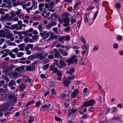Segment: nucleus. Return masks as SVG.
<instances>
[{
  "label": "nucleus",
  "instance_id": "nucleus-1",
  "mask_svg": "<svg viewBox=\"0 0 123 123\" xmlns=\"http://www.w3.org/2000/svg\"><path fill=\"white\" fill-rule=\"evenodd\" d=\"M95 103V100L93 99L89 101H87L84 102L83 104L84 105L87 107L89 106H93Z\"/></svg>",
  "mask_w": 123,
  "mask_h": 123
},
{
  "label": "nucleus",
  "instance_id": "nucleus-2",
  "mask_svg": "<svg viewBox=\"0 0 123 123\" xmlns=\"http://www.w3.org/2000/svg\"><path fill=\"white\" fill-rule=\"evenodd\" d=\"M40 36L44 39H46L49 36V34L46 31H44L43 33H40Z\"/></svg>",
  "mask_w": 123,
  "mask_h": 123
},
{
  "label": "nucleus",
  "instance_id": "nucleus-3",
  "mask_svg": "<svg viewBox=\"0 0 123 123\" xmlns=\"http://www.w3.org/2000/svg\"><path fill=\"white\" fill-rule=\"evenodd\" d=\"M9 17L8 14V13H6L4 16L1 17L0 20L2 22L6 21H8L9 19Z\"/></svg>",
  "mask_w": 123,
  "mask_h": 123
},
{
  "label": "nucleus",
  "instance_id": "nucleus-4",
  "mask_svg": "<svg viewBox=\"0 0 123 123\" xmlns=\"http://www.w3.org/2000/svg\"><path fill=\"white\" fill-rule=\"evenodd\" d=\"M69 94V92L68 90L65 91L62 93H61L60 95L61 97L64 98L65 97H68Z\"/></svg>",
  "mask_w": 123,
  "mask_h": 123
},
{
  "label": "nucleus",
  "instance_id": "nucleus-5",
  "mask_svg": "<svg viewBox=\"0 0 123 123\" xmlns=\"http://www.w3.org/2000/svg\"><path fill=\"white\" fill-rule=\"evenodd\" d=\"M82 50H86L87 51H88L89 49V45L88 43L84 44L81 47Z\"/></svg>",
  "mask_w": 123,
  "mask_h": 123
},
{
  "label": "nucleus",
  "instance_id": "nucleus-6",
  "mask_svg": "<svg viewBox=\"0 0 123 123\" xmlns=\"http://www.w3.org/2000/svg\"><path fill=\"white\" fill-rule=\"evenodd\" d=\"M64 22L65 23L63 25V26L64 27H66L70 24V21L69 19L68 18H66L64 19Z\"/></svg>",
  "mask_w": 123,
  "mask_h": 123
},
{
  "label": "nucleus",
  "instance_id": "nucleus-7",
  "mask_svg": "<svg viewBox=\"0 0 123 123\" xmlns=\"http://www.w3.org/2000/svg\"><path fill=\"white\" fill-rule=\"evenodd\" d=\"M50 105H48L47 104H45L41 106V109L43 111H44L45 110L49 109V106Z\"/></svg>",
  "mask_w": 123,
  "mask_h": 123
},
{
  "label": "nucleus",
  "instance_id": "nucleus-8",
  "mask_svg": "<svg viewBox=\"0 0 123 123\" xmlns=\"http://www.w3.org/2000/svg\"><path fill=\"white\" fill-rule=\"evenodd\" d=\"M55 73H57L58 76H62V74L61 71H59L56 68H55L53 70Z\"/></svg>",
  "mask_w": 123,
  "mask_h": 123
},
{
  "label": "nucleus",
  "instance_id": "nucleus-9",
  "mask_svg": "<svg viewBox=\"0 0 123 123\" xmlns=\"http://www.w3.org/2000/svg\"><path fill=\"white\" fill-rule=\"evenodd\" d=\"M70 81V80H69L67 79L62 82V84L65 86L68 87L69 85Z\"/></svg>",
  "mask_w": 123,
  "mask_h": 123
},
{
  "label": "nucleus",
  "instance_id": "nucleus-10",
  "mask_svg": "<svg viewBox=\"0 0 123 123\" xmlns=\"http://www.w3.org/2000/svg\"><path fill=\"white\" fill-rule=\"evenodd\" d=\"M26 86V85L23 83L19 85V87L20 89L19 91L20 92L22 91L25 88Z\"/></svg>",
  "mask_w": 123,
  "mask_h": 123
},
{
  "label": "nucleus",
  "instance_id": "nucleus-11",
  "mask_svg": "<svg viewBox=\"0 0 123 123\" xmlns=\"http://www.w3.org/2000/svg\"><path fill=\"white\" fill-rule=\"evenodd\" d=\"M78 59H70L66 61L69 64H71L73 63L74 62H76L78 60Z\"/></svg>",
  "mask_w": 123,
  "mask_h": 123
},
{
  "label": "nucleus",
  "instance_id": "nucleus-12",
  "mask_svg": "<svg viewBox=\"0 0 123 123\" xmlns=\"http://www.w3.org/2000/svg\"><path fill=\"white\" fill-rule=\"evenodd\" d=\"M28 110L27 109H25L23 112V116L25 118L27 117L28 115Z\"/></svg>",
  "mask_w": 123,
  "mask_h": 123
},
{
  "label": "nucleus",
  "instance_id": "nucleus-13",
  "mask_svg": "<svg viewBox=\"0 0 123 123\" xmlns=\"http://www.w3.org/2000/svg\"><path fill=\"white\" fill-rule=\"evenodd\" d=\"M59 50L61 54L63 56H66L68 55V54L65 51L63 50L62 49H59Z\"/></svg>",
  "mask_w": 123,
  "mask_h": 123
},
{
  "label": "nucleus",
  "instance_id": "nucleus-14",
  "mask_svg": "<svg viewBox=\"0 0 123 123\" xmlns=\"http://www.w3.org/2000/svg\"><path fill=\"white\" fill-rule=\"evenodd\" d=\"M79 93V91L78 89L75 90L71 94L72 97L73 98L75 97L76 96L77 94Z\"/></svg>",
  "mask_w": 123,
  "mask_h": 123
},
{
  "label": "nucleus",
  "instance_id": "nucleus-15",
  "mask_svg": "<svg viewBox=\"0 0 123 123\" xmlns=\"http://www.w3.org/2000/svg\"><path fill=\"white\" fill-rule=\"evenodd\" d=\"M24 80L25 81H27L29 82L31 80V78H29L28 76L26 75H24L23 76Z\"/></svg>",
  "mask_w": 123,
  "mask_h": 123
},
{
  "label": "nucleus",
  "instance_id": "nucleus-16",
  "mask_svg": "<svg viewBox=\"0 0 123 123\" xmlns=\"http://www.w3.org/2000/svg\"><path fill=\"white\" fill-rule=\"evenodd\" d=\"M76 20V18L74 16H72L71 17L70 20L72 24L75 22Z\"/></svg>",
  "mask_w": 123,
  "mask_h": 123
},
{
  "label": "nucleus",
  "instance_id": "nucleus-17",
  "mask_svg": "<svg viewBox=\"0 0 123 123\" xmlns=\"http://www.w3.org/2000/svg\"><path fill=\"white\" fill-rule=\"evenodd\" d=\"M54 56L56 58H60L62 59V57L60 54L58 52H55L54 54Z\"/></svg>",
  "mask_w": 123,
  "mask_h": 123
},
{
  "label": "nucleus",
  "instance_id": "nucleus-18",
  "mask_svg": "<svg viewBox=\"0 0 123 123\" xmlns=\"http://www.w3.org/2000/svg\"><path fill=\"white\" fill-rule=\"evenodd\" d=\"M6 68V69H4L3 70V73H5L6 74H7L8 73L12 71L9 68L8 66V67Z\"/></svg>",
  "mask_w": 123,
  "mask_h": 123
},
{
  "label": "nucleus",
  "instance_id": "nucleus-19",
  "mask_svg": "<svg viewBox=\"0 0 123 123\" xmlns=\"http://www.w3.org/2000/svg\"><path fill=\"white\" fill-rule=\"evenodd\" d=\"M120 117L119 116H114L112 118V119L115 121H119L120 120Z\"/></svg>",
  "mask_w": 123,
  "mask_h": 123
},
{
  "label": "nucleus",
  "instance_id": "nucleus-20",
  "mask_svg": "<svg viewBox=\"0 0 123 123\" xmlns=\"http://www.w3.org/2000/svg\"><path fill=\"white\" fill-rule=\"evenodd\" d=\"M16 84V82L15 81L13 80H11L9 83L8 86L9 87H11L12 86L15 85Z\"/></svg>",
  "mask_w": 123,
  "mask_h": 123
},
{
  "label": "nucleus",
  "instance_id": "nucleus-21",
  "mask_svg": "<svg viewBox=\"0 0 123 123\" xmlns=\"http://www.w3.org/2000/svg\"><path fill=\"white\" fill-rule=\"evenodd\" d=\"M25 44L24 43H22L19 45V48L20 50L22 51L24 50V47Z\"/></svg>",
  "mask_w": 123,
  "mask_h": 123
},
{
  "label": "nucleus",
  "instance_id": "nucleus-22",
  "mask_svg": "<svg viewBox=\"0 0 123 123\" xmlns=\"http://www.w3.org/2000/svg\"><path fill=\"white\" fill-rule=\"evenodd\" d=\"M60 64L61 67H64L66 65V63L63 60H61L60 62Z\"/></svg>",
  "mask_w": 123,
  "mask_h": 123
},
{
  "label": "nucleus",
  "instance_id": "nucleus-23",
  "mask_svg": "<svg viewBox=\"0 0 123 123\" xmlns=\"http://www.w3.org/2000/svg\"><path fill=\"white\" fill-rule=\"evenodd\" d=\"M80 40L82 43L83 44H85L86 43V40L83 37L81 36L80 37Z\"/></svg>",
  "mask_w": 123,
  "mask_h": 123
},
{
  "label": "nucleus",
  "instance_id": "nucleus-24",
  "mask_svg": "<svg viewBox=\"0 0 123 123\" xmlns=\"http://www.w3.org/2000/svg\"><path fill=\"white\" fill-rule=\"evenodd\" d=\"M74 69V68H73L69 71H67L66 73L69 74H72L75 71Z\"/></svg>",
  "mask_w": 123,
  "mask_h": 123
},
{
  "label": "nucleus",
  "instance_id": "nucleus-25",
  "mask_svg": "<svg viewBox=\"0 0 123 123\" xmlns=\"http://www.w3.org/2000/svg\"><path fill=\"white\" fill-rule=\"evenodd\" d=\"M64 37V36H61L58 39L59 41L60 42L62 41L61 43H63L64 42V41H63L65 39Z\"/></svg>",
  "mask_w": 123,
  "mask_h": 123
},
{
  "label": "nucleus",
  "instance_id": "nucleus-26",
  "mask_svg": "<svg viewBox=\"0 0 123 123\" xmlns=\"http://www.w3.org/2000/svg\"><path fill=\"white\" fill-rule=\"evenodd\" d=\"M8 55H10L11 57L13 58H14L16 57L15 55L13 54L12 52H10L8 53Z\"/></svg>",
  "mask_w": 123,
  "mask_h": 123
},
{
  "label": "nucleus",
  "instance_id": "nucleus-27",
  "mask_svg": "<svg viewBox=\"0 0 123 123\" xmlns=\"http://www.w3.org/2000/svg\"><path fill=\"white\" fill-rule=\"evenodd\" d=\"M53 53L52 52H51L50 54H52L51 55H49L48 57V58L49 59H53L54 58V55L53 54Z\"/></svg>",
  "mask_w": 123,
  "mask_h": 123
},
{
  "label": "nucleus",
  "instance_id": "nucleus-28",
  "mask_svg": "<svg viewBox=\"0 0 123 123\" xmlns=\"http://www.w3.org/2000/svg\"><path fill=\"white\" fill-rule=\"evenodd\" d=\"M70 110H69L68 111V116L72 118L74 116L73 113L72 112H70Z\"/></svg>",
  "mask_w": 123,
  "mask_h": 123
},
{
  "label": "nucleus",
  "instance_id": "nucleus-29",
  "mask_svg": "<svg viewBox=\"0 0 123 123\" xmlns=\"http://www.w3.org/2000/svg\"><path fill=\"white\" fill-rule=\"evenodd\" d=\"M18 26V25L17 24L13 25L11 26V28L13 30H14L15 29L16 30V29H17Z\"/></svg>",
  "mask_w": 123,
  "mask_h": 123
},
{
  "label": "nucleus",
  "instance_id": "nucleus-30",
  "mask_svg": "<svg viewBox=\"0 0 123 123\" xmlns=\"http://www.w3.org/2000/svg\"><path fill=\"white\" fill-rule=\"evenodd\" d=\"M55 85V83L53 81L51 80L50 81L49 83V86L52 87H53Z\"/></svg>",
  "mask_w": 123,
  "mask_h": 123
},
{
  "label": "nucleus",
  "instance_id": "nucleus-31",
  "mask_svg": "<svg viewBox=\"0 0 123 123\" xmlns=\"http://www.w3.org/2000/svg\"><path fill=\"white\" fill-rule=\"evenodd\" d=\"M41 103L42 102L41 101L39 100L38 101L36 102L35 106L36 107H39Z\"/></svg>",
  "mask_w": 123,
  "mask_h": 123
},
{
  "label": "nucleus",
  "instance_id": "nucleus-32",
  "mask_svg": "<svg viewBox=\"0 0 123 123\" xmlns=\"http://www.w3.org/2000/svg\"><path fill=\"white\" fill-rule=\"evenodd\" d=\"M50 15L51 17L52 18H53V17H54V18H55L56 19V18H58V17L57 15H56V13H53L52 14H51Z\"/></svg>",
  "mask_w": 123,
  "mask_h": 123
},
{
  "label": "nucleus",
  "instance_id": "nucleus-33",
  "mask_svg": "<svg viewBox=\"0 0 123 123\" xmlns=\"http://www.w3.org/2000/svg\"><path fill=\"white\" fill-rule=\"evenodd\" d=\"M47 28L48 30H49L52 28V26L49 23L48 25L45 26Z\"/></svg>",
  "mask_w": 123,
  "mask_h": 123
},
{
  "label": "nucleus",
  "instance_id": "nucleus-34",
  "mask_svg": "<svg viewBox=\"0 0 123 123\" xmlns=\"http://www.w3.org/2000/svg\"><path fill=\"white\" fill-rule=\"evenodd\" d=\"M49 65L48 64L44 65L43 66V68L44 70H46L49 67Z\"/></svg>",
  "mask_w": 123,
  "mask_h": 123
},
{
  "label": "nucleus",
  "instance_id": "nucleus-35",
  "mask_svg": "<svg viewBox=\"0 0 123 123\" xmlns=\"http://www.w3.org/2000/svg\"><path fill=\"white\" fill-rule=\"evenodd\" d=\"M22 24L18 25L16 29V30H22Z\"/></svg>",
  "mask_w": 123,
  "mask_h": 123
},
{
  "label": "nucleus",
  "instance_id": "nucleus-36",
  "mask_svg": "<svg viewBox=\"0 0 123 123\" xmlns=\"http://www.w3.org/2000/svg\"><path fill=\"white\" fill-rule=\"evenodd\" d=\"M38 28L40 32L42 31L43 30V26L41 25H39Z\"/></svg>",
  "mask_w": 123,
  "mask_h": 123
},
{
  "label": "nucleus",
  "instance_id": "nucleus-37",
  "mask_svg": "<svg viewBox=\"0 0 123 123\" xmlns=\"http://www.w3.org/2000/svg\"><path fill=\"white\" fill-rule=\"evenodd\" d=\"M18 75V73L16 72H14L12 74V77L13 78H15Z\"/></svg>",
  "mask_w": 123,
  "mask_h": 123
},
{
  "label": "nucleus",
  "instance_id": "nucleus-38",
  "mask_svg": "<svg viewBox=\"0 0 123 123\" xmlns=\"http://www.w3.org/2000/svg\"><path fill=\"white\" fill-rule=\"evenodd\" d=\"M64 40L66 41H69L70 40V37L69 35H66L64 36Z\"/></svg>",
  "mask_w": 123,
  "mask_h": 123
},
{
  "label": "nucleus",
  "instance_id": "nucleus-39",
  "mask_svg": "<svg viewBox=\"0 0 123 123\" xmlns=\"http://www.w3.org/2000/svg\"><path fill=\"white\" fill-rule=\"evenodd\" d=\"M74 78V76L72 74L70 76H69L68 78L67 79L69 80L73 79Z\"/></svg>",
  "mask_w": 123,
  "mask_h": 123
},
{
  "label": "nucleus",
  "instance_id": "nucleus-40",
  "mask_svg": "<svg viewBox=\"0 0 123 123\" xmlns=\"http://www.w3.org/2000/svg\"><path fill=\"white\" fill-rule=\"evenodd\" d=\"M15 37L16 40L15 42L17 43H19L20 42V40L18 39V36L17 35H16L15 36Z\"/></svg>",
  "mask_w": 123,
  "mask_h": 123
},
{
  "label": "nucleus",
  "instance_id": "nucleus-41",
  "mask_svg": "<svg viewBox=\"0 0 123 123\" xmlns=\"http://www.w3.org/2000/svg\"><path fill=\"white\" fill-rule=\"evenodd\" d=\"M112 109H113L112 112H115L118 111V110L117 108L113 107L112 108Z\"/></svg>",
  "mask_w": 123,
  "mask_h": 123
},
{
  "label": "nucleus",
  "instance_id": "nucleus-42",
  "mask_svg": "<svg viewBox=\"0 0 123 123\" xmlns=\"http://www.w3.org/2000/svg\"><path fill=\"white\" fill-rule=\"evenodd\" d=\"M24 55V53L22 52L18 53L17 55V56L18 57H21Z\"/></svg>",
  "mask_w": 123,
  "mask_h": 123
},
{
  "label": "nucleus",
  "instance_id": "nucleus-43",
  "mask_svg": "<svg viewBox=\"0 0 123 123\" xmlns=\"http://www.w3.org/2000/svg\"><path fill=\"white\" fill-rule=\"evenodd\" d=\"M82 20H78L77 22V26L79 27V28H80V26L81 23V22Z\"/></svg>",
  "mask_w": 123,
  "mask_h": 123
},
{
  "label": "nucleus",
  "instance_id": "nucleus-44",
  "mask_svg": "<svg viewBox=\"0 0 123 123\" xmlns=\"http://www.w3.org/2000/svg\"><path fill=\"white\" fill-rule=\"evenodd\" d=\"M54 118L55 121L60 122L62 121L61 119L60 118L57 117H55Z\"/></svg>",
  "mask_w": 123,
  "mask_h": 123
},
{
  "label": "nucleus",
  "instance_id": "nucleus-45",
  "mask_svg": "<svg viewBox=\"0 0 123 123\" xmlns=\"http://www.w3.org/2000/svg\"><path fill=\"white\" fill-rule=\"evenodd\" d=\"M53 30L56 34L58 32V28L57 27L53 28L52 29Z\"/></svg>",
  "mask_w": 123,
  "mask_h": 123
},
{
  "label": "nucleus",
  "instance_id": "nucleus-46",
  "mask_svg": "<svg viewBox=\"0 0 123 123\" xmlns=\"http://www.w3.org/2000/svg\"><path fill=\"white\" fill-rule=\"evenodd\" d=\"M10 37H8V36H7L6 38H10V40L11 41H13L14 40V38H13V37H12V35H10Z\"/></svg>",
  "mask_w": 123,
  "mask_h": 123
},
{
  "label": "nucleus",
  "instance_id": "nucleus-47",
  "mask_svg": "<svg viewBox=\"0 0 123 123\" xmlns=\"http://www.w3.org/2000/svg\"><path fill=\"white\" fill-rule=\"evenodd\" d=\"M122 36H121L118 35L117 37L116 38L118 40H121L122 39Z\"/></svg>",
  "mask_w": 123,
  "mask_h": 123
},
{
  "label": "nucleus",
  "instance_id": "nucleus-48",
  "mask_svg": "<svg viewBox=\"0 0 123 123\" xmlns=\"http://www.w3.org/2000/svg\"><path fill=\"white\" fill-rule=\"evenodd\" d=\"M115 6L117 8H119L121 7V4L120 3H118L115 5Z\"/></svg>",
  "mask_w": 123,
  "mask_h": 123
},
{
  "label": "nucleus",
  "instance_id": "nucleus-49",
  "mask_svg": "<svg viewBox=\"0 0 123 123\" xmlns=\"http://www.w3.org/2000/svg\"><path fill=\"white\" fill-rule=\"evenodd\" d=\"M35 58V56L33 55H31L27 57L28 59L31 60L33 58Z\"/></svg>",
  "mask_w": 123,
  "mask_h": 123
},
{
  "label": "nucleus",
  "instance_id": "nucleus-50",
  "mask_svg": "<svg viewBox=\"0 0 123 123\" xmlns=\"http://www.w3.org/2000/svg\"><path fill=\"white\" fill-rule=\"evenodd\" d=\"M94 8V7L93 6H90L88 8L87 10L88 11L92 10Z\"/></svg>",
  "mask_w": 123,
  "mask_h": 123
},
{
  "label": "nucleus",
  "instance_id": "nucleus-51",
  "mask_svg": "<svg viewBox=\"0 0 123 123\" xmlns=\"http://www.w3.org/2000/svg\"><path fill=\"white\" fill-rule=\"evenodd\" d=\"M8 106L7 105H5L2 109V111H4L7 110L8 108Z\"/></svg>",
  "mask_w": 123,
  "mask_h": 123
},
{
  "label": "nucleus",
  "instance_id": "nucleus-52",
  "mask_svg": "<svg viewBox=\"0 0 123 123\" xmlns=\"http://www.w3.org/2000/svg\"><path fill=\"white\" fill-rule=\"evenodd\" d=\"M22 67H18L15 69V71H20L21 70Z\"/></svg>",
  "mask_w": 123,
  "mask_h": 123
},
{
  "label": "nucleus",
  "instance_id": "nucleus-53",
  "mask_svg": "<svg viewBox=\"0 0 123 123\" xmlns=\"http://www.w3.org/2000/svg\"><path fill=\"white\" fill-rule=\"evenodd\" d=\"M13 32L15 34H17L18 35L22 34L21 32H18L16 31H14Z\"/></svg>",
  "mask_w": 123,
  "mask_h": 123
},
{
  "label": "nucleus",
  "instance_id": "nucleus-54",
  "mask_svg": "<svg viewBox=\"0 0 123 123\" xmlns=\"http://www.w3.org/2000/svg\"><path fill=\"white\" fill-rule=\"evenodd\" d=\"M50 24H51L52 26H54L56 25L57 23L55 22H51Z\"/></svg>",
  "mask_w": 123,
  "mask_h": 123
},
{
  "label": "nucleus",
  "instance_id": "nucleus-55",
  "mask_svg": "<svg viewBox=\"0 0 123 123\" xmlns=\"http://www.w3.org/2000/svg\"><path fill=\"white\" fill-rule=\"evenodd\" d=\"M15 65H10L9 68L11 70V71H12V69L14 68Z\"/></svg>",
  "mask_w": 123,
  "mask_h": 123
},
{
  "label": "nucleus",
  "instance_id": "nucleus-56",
  "mask_svg": "<svg viewBox=\"0 0 123 123\" xmlns=\"http://www.w3.org/2000/svg\"><path fill=\"white\" fill-rule=\"evenodd\" d=\"M34 119L32 117H30V119L28 120V122L29 123H30L34 121Z\"/></svg>",
  "mask_w": 123,
  "mask_h": 123
},
{
  "label": "nucleus",
  "instance_id": "nucleus-57",
  "mask_svg": "<svg viewBox=\"0 0 123 123\" xmlns=\"http://www.w3.org/2000/svg\"><path fill=\"white\" fill-rule=\"evenodd\" d=\"M13 51L16 53H17V52L19 51L18 49L17 48H15L12 50Z\"/></svg>",
  "mask_w": 123,
  "mask_h": 123
},
{
  "label": "nucleus",
  "instance_id": "nucleus-58",
  "mask_svg": "<svg viewBox=\"0 0 123 123\" xmlns=\"http://www.w3.org/2000/svg\"><path fill=\"white\" fill-rule=\"evenodd\" d=\"M98 12H97L94 14L93 16V20L94 21L96 18L98 14Z\"/></svg>",
  "mask_w": 123,
  "mask_h": 123
},
{
  "label": "nucleus",
  "instance_id": "nucleus-59",
  "mask_svg": "<svg viewBox=\"0 0 123 123\" xmlns=\"http://www.w3.org/2000/svg\"><path fill=\"white\" fill-rule=\"evenodd\" d=\"M31 70V66H28L26 68V70L27 71H30Z\"/></svg>",
  "mask_w": 123,
  "mask_h": 123
},
{
  "label": "nucleus",
  "instance_id": "nucleus-60",
  "mask_svg": "<svg viewBox=\"0 0 123 123\" xmlns=\"http://www.w3.org/2000/svg\"><path fill=\"white\" fill-rule=\"evenodd\" d=\"M41 56L42 55L41 54L38 53L35 55V57H36L37 58H38L39 57H41Z\"/></svg>",
  "mask_w": 123,
  "mask_h": 123
},
{
  "label": "nucleus",
  "instance_id": "nucleus-61",
  "mask_svg": "<svg viewBox=\"0 0 123 123\" xmlns=\"http://www.w3.org/2000/svg\"><path fill=\"white\" fill-rule=\"evenodd\" d=\"M30 38L29 37H25L24 39L25 42L27 43L28 42Z\"/></svg>",
  "mask_w": 123,
  "mask_h": 123
},
{
  "label": "nucleus",
  "instance_id": "nucleus-62",
  "mask_svg": "<svg viewBox=\"0 0 123 123\" xmlns=\"http://www.w3.org/2000/svg\"><path fill=\"white\" fill-rule=\"evenodd\" d=\"M118 46V45L116 43H115L113 44V47L114 48H117Z\"/></svg>",
  "mask_w": 123,
  "mask_h": 123
},
{
  "label": "nucleus",
  "instance_id": "nucleus-63",
  "mask_svg": "<svg viewBox=\"0 0 123 123\" xmlns=\"http://www.w3.org/2000/svg\"><path fill=\"white\" fill-rule=\"evenodd\" d=\"M49 60L48 59H46L43 61V64H45L48 62H49Z\"/></svg>",
  "mask_w": 123,
  "mask_h": 123
},
{
  "label": "nucleus",
  "instance_id": "nucleus-64",
  "mask_svg": "<svg viewBox=\"0 0 123 123\" xmlns=\"http://www.w3.org/2000/svg\"><path fill=\"white\" fill-rule=\"evenodd\" d=\"M70 26H68L65 29V31L68 32L70 31Z\"/></svg>",
  "mask_w": 123,
  "mask_h": 123
}]
</instances>
